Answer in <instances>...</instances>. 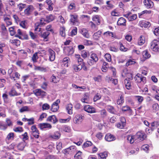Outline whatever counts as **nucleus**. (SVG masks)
Returning <instances> with one entry per match:
<instances>
[{
  "instance_id": "nucleus-1",
  "label": "nucleus",
  "mask_w": 159,
  "mask_h": 159,
  "mask_svg": "<svg viewBox=\"0 0 159 159\" xmlns=\"http://www.w3.org/2000/svg\"><path fill=\"white\" fill-rule=\"evenodd\" d=\"M98 60V57L95 53L92 54L90 58L87 59V62L88 65L92 66L95 64Z\"/></svg>"
},
{
  "instance_id": "nucleus-2",
  "label": "nucleus",
  "mask_w": 159,
  "mask_h": 159,
  "mask_svg": "<svg viewBox=\"0 0 159 159\" xmlns=\"http://www.w3.org/2000/svg\"><path fill=\"white\" fill-rule=\"evenodd\" d=\"M150 48L155 52H159V41L154 40L150 43Z\"/></svg>"
},
{
  "instance_id": "nucleus-3",
  "label": "nucleus",
  "mask_w": 159,
  "mask_h": 159,
  "mask_svg": "<svg viewBox=\"0 0 159 159\" xmlns=\"http://www.w3.org/2000/svg\"><path fill=\"white\" fill-rule=\"evenodd\" d=\"M64 53L68 56L72 55L74 52V50L73 46H66L64 48Z\"/></svg>"
},
{
  "instance_id": "nucleus-4",
  "label": "nucleus",
  "mask_w": 159,
  "mask_h": 159,
  "mask_svg": "<svg viewBox=\"0 0 159 159\" xmlns=\"http://www.w3.org/2000/svg\"><path fill=\"white\" fill-rule=\"evenodd\" d=\"M134 79L137 82L141 83L142 82L143 84L146 82V78L144 76H142L141 75L138 73L134 77Z\"/></svg>"
},
{
  "instance_id": "nucleus-5",
  "label": "nucleus",
  "mask_w": 159,
  "mask_h": 159,
  "mask_svg": "<svg viewBox=\"0 0 159 159\" xmlns=\"http://www.w3.org/2000/svg\"><path fill=\"white\" fill-rule=\"evenodd\" d=\"M134 135L135 139L137 141L143 140L144 139L145 137L144 133L142 131L138 132Z\"/></svg>"
},
{
  "instance_id": "nucleus-6",
  "label": "nucleus",
  "mask_w": 159,
  "mask_h": 159,
  "mask_svg": "<svg viewBox=\"0 0 159 159\" xmlns=\"http://www.w3.org/2000/svg\"><path fill=\"white\" fill-rule=\"evenodd\" d=\"M54 19V18L53 16L52 15H50L47 16L45 19L43 18H41L40 20V23L42 25H44L45 23L44 22V21L49 22L52 21Z\"/></svg>"
},
{
  "instance_id": "nucleus-7",
  "label": "nucleus",
  "mask_w": 159,
  "mask_h": 159,
  "mask_svg": "<svg viewBox=\"0 0 159 159\" xmlns=\"http://www.w3.org/2000/svg\"><path fill=\"white\" fill-rule=\"evenodd\" d=\"M70 21L73 25H78L79 24L78 21V16L75 14L71 15Z\"/></svg>"
},
{
  "instance_id": "nucleus-8",
  "label": "nucleus",
  "mask_w": 159,
  "mask_h": 159,
  "mask_svg": "<svg viewBox=\"0 0 159 159\" xmlns=\"http://www.w3.org/2000/svg\"><path fill=\"white\" fill-rule=\"evenodd\" d=\"M85 111L90 113H93L96 112V109L93 107L89 105L85 106L84 107Z\"/></svg>"
},
{
  "instance_id": "nucleus-9",
  "label": "nucleus",
  "mask_w": 159,
  "mask_h": 159,
  "mask_svg": "<svg viewBox=\"0 0 159 159\" xmlns=\"http://www.w3.org/2000/svg\"><path fill=\"white\" fill-rule=\"evenodd\" d=\"M84 116L80 115L78 114L76 115L74 119V122L76 124H80L81 123L83 119Z\"/></svg>"
},
{
  "instance_id": "nucleus-10",
  "label": "nucleus",
  "mask_w": 159,
  "mask_h": 159,
  "mask_svg": "<svg viewBox=\"0 0 159 159\" xmlns=\"http://www.w3.org/2000/svg\"><path fill=\"white\" fill-rule=\"evenodd\" d=\"M34 10V8L32 5H30L28 6L27 8L24 10L25 14L29 16L31 14V13Z\"/></svg>"
},
{
  "instance_id": "nucleus-11",
  "label": "nucleus",
  "mask_w": 159,
  "mask_h": 159,
  "mask_svg": "<svg viewBox=\"0 0 159 159\" xmlns=\"http://www.w3.org/2000/svg\"><path fill=\"white\" fill-rule=\"evenodd\" d=\"M75 150V146H71L70 147L65 149L64 151V152L65 154H69L74 152Z\"/></svg>"
},
{
  "instance_id": "nucleus-12",
  "label": "nucleus",
  "mask_w": 159,
  "mask_h": 159,
  "mask_svg": "<svg viewBox=\"0 0 159 159\" xmlns=\"http://www.w3.org/2000/svg\"><path fill=\"white\" fill-rule=\"evenodd\" d=\"M34 93L37 96H44L46 95L45 92L39 89H37L34 90Z\"/></svg>"
},
{
  "instance_id": "nucleus-13",
  "label": "nucleus",
  "mask_w": 159,
  "mask_h": 159,
  "mask_svg": "<svg viewBox=\"0 0 159 159\" xmlns=\"http://www.w3.org/2000/svg\"><path fill=\"white\" fill-rule=\"evenodd\" d=\"M38 126L41 130H43V129L46 128L48 129H50L52 127L50 124L47 123H41L39 124Z\"/></svg>"
},
{
  "instance_id": "nucleus-14",
  "label": "nucleus",
  "mask_w": 159,
  "mask_h": 159,
  "mask_svg": "<svg viewBox=\"0 0 159 159\" xmlns=\"http://www.w3.org/2000/svg\"><path fill=\"white\" fill-rule=\"evenodd\" d=\"M132 77L128 78L125 80V84L126 88L128 89H131L130 80H132Z\"/></svg>"
},
{
  "instance_id": "nucleus-15",
  "label": "nucleus",
  "mask_w": 159,
  "mask_h": 159,
  "mask_svg": "<svg viewBox=\"0 0 159 159\" xmlns=\"http://www.w3.org/2000/svg\"><path fill=\"white\" fill-rule=\"evenodd\" d=\"M49 60L50 61H53L55 58V52L52 50L49 49L48 50Z\"/></svg>"
},
{
  "instance_id": "nucleus-16",
  "label": "nucleus",
  "mask_w": 159,
  "mask_h": 159,
  "mask_svg": "<svg viewBox=\"0 0 159 159\" xmlns=\"http://www.w3.org/2000/svg\"><path fill=\"white\" fill-rule=\"evenodd\" d=\"M143 3L147 8H151L153 6V3L151 0H144Z\"/></svg>"
},
{
  "instance_id": "nucleus-17",
  "label": "nucleus",
  "mask_w": 159,
  "mask_h": 159,
  "mask_svg": "<svg viewBox=\"0 0 159 159\" xmlns=\"http://www.w3.org/2000/svg\"><path fill=\"white\" fill-rule=\"evenodd\" d=\"M126 20L124 18L121 17L119 19L117 22V25H118L125 26Z\"/></svg>"
},
{
  "instance_id": "nucleus-18",
  "label": "nucleus",
  "mask_w": 159,
  "mask_h": 159,
  "mask_svg": "<svg viewBox=\"0 0 159 159\" xmlns=\"http://www.w3.org/2000/svg\"><path fill=\"white\" fill-rule=\"evenodd\" d=\"M61 134L58 132H56L53 134H51L49 135L50 138L55 139H58L60 137Z\"/></svg>"
},
{
  "instance_id": "nucleus-19",
  "label": "nucleus",
  "mask_w": 159,
  "mask_h": 159,
  "mask_svg": "<svg viewBox=\"0 0 159 159\" xmlns=\"http://www.w3.org/2000/svg\"><path fill=\"white\" fill-rule=\"evenodd\" d=\"M116 138L114 136L110 134H107L105 137V139L108 142H111L115 139Z\"/></svg>"
},
{
  "instance_id": "nucleus-20",
  "label": "nucleus",
  "mask_w": 159,
  "mask_h": 159,
  "mask_svg": "<svg viewBox=\"0 0 159 159\" xmlns=\"http://www.w3.org/2000/svg\"><path fill=\"white\" fill-rule=\"evenodd\" d=\"M70 60L69 58L66 57L64 58L62 60H61L60 61L62 63V65H63L65 67H67L68 66V62Z\"/></svg>"
},
{
  "instance_id": "nucleus-21",
  "label": "nucleus",
  "mask_w": 159,
  "mask_h": 159,
  "mask_svg": "<svg viewBox=\"0 0 159 159\" xmlns=\"http://www.w3.org/2000/svg\"><path fill=\"white\" fill-rule=\"evenodd\" d=\"M47 120L55 124L58 121L56 116L55 115L49 116L47 119Z\"/></svg>"
},
{
  "instance_id": "nucleus-22",
  "label": "nucleus",
  "mask_w": 159,
  "mask_h": 159,
  "mask_svg": "<svg viewBox=\"0 0 159 159\" xmlns=\"http://www.w3.org/2000/svg\"><path fill=\"white\" fill-rule=\"evenodd\" d=\"M139 24L140 26L142 27H147L151 25L150 23L145 20L140 21Z\"/></svg>"
},
{
  "instance_id": "nucleus-23",
  "label": "nucleus",
  "mask_w": 159,
  "mask_h": 159,
  "mask_svg": "<svg viewBox=\"0 0 159 159\" xmlns=\"http://www.w3.org/2000/svg\"><path fill=\"white\" fill-rule=\"evenodd\" d=\"M127 139L130 143H133L135 140H136L135 135H131L127 136Z\"/></svg>"
},
{
  "instance_id": "nucleus-24",
  "label": "nucleus",
  "mask_w": 159,
  "mask_h": 159,
  "mask_svg": "<svg viewBox=\"0 0 159 159\" xmlns=\"http://www.w3.org/2000/svg\"><path fill=\"white\" fill-rule=\"evenodd\" d=\"M140 71L143 75H146L147 74L148 69L146 67L143 66L140 68Z\"/></svg>"
},
{
  "instance_id": "nucleus-25",
  "label": "nucleus",
  "mask_w": 159,
  "mask_h": 159,
  "mask_svg": "<svg viewBox=\"0 0 159 159\" xmlns=\"http://www.w3.org/2000/svg\"><path fill=\"white\" fill-rule=\"evenodd\" d=\"M72 108L73 106L71 104H68L66 107L67 113L70 115H71L73 113Z\"/></svg>"
},
{
  "instance_id": "nucleus-26",
  "label": "nucleus",
  "mask_w": 159,
  "mask_h": 159,
  "mask_svg": "<svg viewBox=\"0 0 159 159\" xmlns=\"http://www.w3.org/2000/svg\"><path fill=\"white\" fill-rule=\"evenodd\" d=\"M81 33L85 37L88 38L89 37V35L88 33V31L85 28H83L81 30Z\"/></svg>"
},
{
  "instance_id": "nucleus-27",
  "label": "nucleus",
  "mask_w": 159,
  "mask_h": 159,
  "mask_svg": "<svg viewBox=\"0 0 159 159\" xmlns=\"http://www.w3.org/2000/svg\"><path fill=\"white\" fill-rule=\"evenodd\" d=\"M100 16L96 15L94 16L93 18V20L98 25H99L100 23Z\"/></svg>"
},
{
  "instance_id": "nucleus-28",
  "label": "nucleus",
  "mask_w": 159,
  "mask_h": 159,
  "mask_svg": "<svg viewBox=\"0 0 159 159\" xmlns=\"http://www.w3.org/2000/svg\"><path fill=\"white\" fill-rule=\"evenodd\" d=\"M102 32L100 31H98L95 33L93 35V39L96 40H98L100 38Z\"/></svg>"
},
{
  "instance_id": "nucleus-29",
  "label": "nucleus",
  "mask_w": 159,
  "mask_h": 159,
  "mask_svg": "<svg viewBox=\"0 0 159 159\" xmlns=\"http://www.w3.org/2000/svg\"><path fill=\"white\" fill-rule=\"evenodd\" d=\"M81 102L83 103H88L89 102V97L84 94L81 99Z\"/></svg>"
},
{
  "instance_id": "nucleus-30",
  "label": "nucleus",
  "mask_w": 159,
  "mask_h": 159,
  "mask_svg": "<svg viewBox=\"0 0 159 159\" xmlns=\"http://www.w3.org/2000/svg\"><path fill=\"white\" fill-rule=\"evenodd\" d=\"M20 75L16 71H14L13 74L10 77L11 79H13L15 80V78H16L17 79H19L20 77Z\"/></svg>"
},
{
  "instance_id": "nucleus-31",
  "label": "nucleus",
  "mask_w": 159,
  "mask_h": 159,
  "mask_svg": "<svg viewBox=\"0 0 159 159\" xmlns=\"http://www.w3.org/2000/svg\"><path fill=\"white\" fill-rule=\"evenodd\" d=\"M145 41L144 37L141 36L138 40V44L139 45H142L145 43Z\"/></svg>"
},
{
  "instance_id": "nucleus-32",
  "label": "nucleus",
  "mask_w": 159,
  "mask_h": 159,
  "mask_svg": "<svg viewBox=\"0 0 159 159\" xmlns=\"http://www.w3.org/2000/svg\"><path fill=\"white\" fill-rule=\"evenodd\" d=\"M35 70L43 72H46L48 71V68H45L43 67L36 66L35 67Z\"/></svg>"
},
{
  "instance_id": "nucleus-33",
  "label": "nucleus",
  "mask_w": 159,
  "mask_h": 159,
  "mask_svg": "<svg viewBox=\"0 0 159 159\" xmlns=\"http://www.w3.org/2000/svg\"><path fill=\"white\" fill-rule=\"evenodd\" d=\"M9 42L12 44H14L16 46L19 45L20 44V41L18 39H11Z\"/></svg>"
},
{
  "instance_id": "nucleus-34",
  "label": "nucleus",
  "mask_w": 159,
  "mask_h": 159,
  "mask_svg": "<svg viewBox=\"0 0 159 159\" xmlns=\"http://www.w3.org/2000/svg\"><path fill=\"white\" fill-rule=\"evenodd\" d=\"M98 159H106L107 156L106 152L101 153L98 154Z\"/></svg>"
},
{
  "instance_id": "nucleus-35",
  "label": "nucleus",
  "mask_w": 159,
  "mask_h": 159,
  "mask_svg": "<svg viewBox=\"0 0 159 159\" xmlns=\"http://www.w3.org/2000/svg\"><path fill=\"white\" fill-rule=\"evenodd\" d=\"M75 4L74 2L71 3L68 7V9L69 11L75 10L76 9Z\"/></svg>"
},
{
  "instance_id": "nucleus-36",
  "label": "nucleus",
  "mask_w": 159,
  "mask_h": 159,
  "mask_svg": "<svg viewBox=\"0 0 159 159\" xmlns=\"http://www.w3.org/2000/svg\"><path fill=\"white\" fill-rule=\"evenodd\" d=\"M121 110L123 111H129L130 113L132 112V110L130 107L127 105L123 106L121 108Z\"/></svg>"
},
{
  "instance_id": "nucleus-37",
  "label": "nucleus",
  "mask_w": 159,
  "mask_h": 159,
  "mask_svg": "<svg viewBox=\"0 0 159 159\" xmlns=\"http://www.w3.org/2000/svg\"><path fill=\"white\" fill-rule=\"evenodd\" d=\"M25 145V143L24 141L19 143L17 145V148L19 149L22 150H23Z\"/></svg>"
},
{
  "instance_id": "nucleus-38",
  "label": "nucleus",
  "mask_w": 159,
  "mask_h": 159,
  "mask_svg": "<svg viewBox=\"0 0 159 159\" xmlns=\"http://www.w3.org/2000/svg\"><path fill=\"white\" fill-rule=\"evenodd\" d=\"M72 67L74 70L76 72L80 70L82 68V66L80 65H73Z\"/></svg>"
},
{
  "instance_id": "nucleus-39",
  "label": "nucleus",
  "mask_w": 159,
  "mask_h": 159,
  "mask_svg": "<svg viewBox=\"0 0 159 159\" xmlns=\"http://www.w3.org/2000/svg\"><path fill=\"white\" fill-rule=\"evenodd\" d=\"M59 108L58 105L53 103L52 105L51 110L53 112H56L57 111Z\"/></svg>"
},
{
  "instance_id": "nucleus-40",
  "label": "nucleus",
  "mask_w": 159,
  "mask_h": 159,
  "mask_svg": "<svg viewBox=\"0 0 159 159\" xmlns=\"http://www.w3.org/2000/svg\"><path fill=\"white\" fill-rule=\"evenodd\" d=\"M124 102V100L123 98V97L121 95L119 98L118 99L117 103L119 105H121L123 104Z\"/></svg>"
},
{
  "instance_id": "nucleus-41",
  "label": "nucleus",
  "mask_w": 159,
  "mask_h": 159,
  "mask_svg": "<svg viewBox=\"0 0 159 159\" xmlns=\"http://www.w3.org/2000/svg\"><path fill=\"white\" fill-rule=\"evenodd\" d=\"M5 22L7 26H8L12 24V22L10 19L7 17H5L4 19Z\"/></svg>"
},
{
  "instance_id": "nucleus-42",
  "label": "nucleus",
  "mask_w": 159,
  "mask_h": 159,
  "mask_svg": "<svg viewBox=\"0 0 159 159\" xmlns=\"http://www.w3.org/2000/svg\"><path fill=\"white\" fill-rule=\"evenodd\" d=\"M38 53L35 52L33 55L32 57V60L34 62H36L37 61V60L38 59Z\"/></svg>"
},
{
  "instance_id": "nucleus-43",
  "label": "nucleus",
  "mask_w": 159,
  "mask_h": 159,
  "mask_svg": "<svg viewBox=\"0 0 159 159\" xmlns=\"http://www.w3.org/2000/svg\"><path fill=\"white\" fill-rule=\"evenodd\" d=\"M6 116L4 110L2 107H0V117H5Z\"/></svg>"
},
{
  "instance_id": "nucleus-44",
  "label": "nucleus",
  "mask_w": 159,
  "mask_h": 159,
  "mask_svg": "<svg viewBox=\"0 0 159 159\" xmlns=\"http://www.w3.org/2000/svg\"><path fill=\"white\" fill-rule=\"evenodd\" d=\"M60 33L62 36L63 37H65L66 35L65 29L64 27H61Z\"/></svg>"
},
{
  "instance_id": "nucleus-45",
  "label": "nucleus",
  "mask_w": 159,
  "mask_h": 159,
  "mask_svg": "<svg viewBox=\"0 0 159 159\" xmlns=\"http://www.w3.org/2000/svg\"><path fill=\"white\" fill-rule=\"evenodd\" d=\"M142 54L143 57L146 59L150 57V54L148 53V51L146 50L143 51Z\"/></svg>"
},
{
  "instance_id": "nucleus-46",
  "label": "nucleus",
  "mask_w": 159,
  "mask_h": 159,
  "mask_svg": "<svg viewBox=\"0 0 159 159\" xmlns=\"http://www.w3.org/2000/svg\"><path fill=\"white\" fill-rule=\"evenodd\" d=\"M101 95L98 93H97V94L95 95L94 97L93 100L94 102H96L98 100L100 99L101 98Z\"/></svg>"
},
{
  "instance_id": "nucleus-47",
  "label": "nucleus",
  "mask_w": 159,
  "mask_h": 159,
  "mask_svg": "<svg viewBox=\"0 0 159 159\" xmlns=\"http://www.w3.org/2000/svg\"><path fill=\"white\" fill-rule=\"evenodd\" d=\"M50 34L49 32L47 31L41 33V36L44 39H46L47 38L48 36Z\"/></svg>"
},
{
  "instance_id": "nucleus-48",
  "label": "nucleus",
  "mask_w": 159,
  "mask_h": 159,
  "mask_svg": "<svg viewBox=\"0 0 159 159\" xmlns=\"http://www.w3.org/2000/svg\"><path fill=\"white\" fill-rule=\"evenodd\" d=\"M152 108L154 111L156 112L159 110V106L157 103L154 104L152 105Z\"/></svg>"
},
{
  "instance_id": "nucleus-49",
  "label": "nucleus",
  "mask_w": 159,
  "mask_h": 159,
  "mask_svg": "<svg viewBox=\"0 0 159 159\" xmlns=\"http://www.w3.org/2000/svg\"><path fill=\"white\" fill-rule=\"evenodd\" d=\"M107 109L109 112L111 113L114 114L115 113V110L112 106H108L107 107Z\"/></svg>"
},
{
  "instance_id": "nucleus-50",
  "label": "nucleus",
  "mask_w": 159,
  "mask_h": 159,
  "mask_svg": "<svg viewBox=\"0 0 159 159\" xmlns=\"http://www.w3.org/2000/svg\"><path fill=\"white\" fill-rule=\"evenodd\" d=\"M71 119V117L69 116L68 118L66 119H59V121L61 123H66L69 121Z\"/></svg>"
},
{
  "instance_id": "nucleus-51",
  "label": "nucleus",
  "mask_w": 159,
  "mask_h": 159,
  "mask_svg": "<svg viewBox=\"0 0 159 159\" xmlns=\"http://www.w3.org/2000/svg\"><path fill=\"white\" fill-rule=\"evenodd\" d=\"M101 116L102 117H104L107 115V112L105 109H102L100 111Z\"/></svg>"
},
{
  "instance_id": "nucleus-52",
  "label": "nucleus",
  "mask_w": 159,
  "mask_h": 159,
  "mask_svg": "<svg viewBox=\"0 0 159 159\" xmlns=\"http://www.w3.org/2000/svg\"><path fill=\"white\" fill-rule=\"evenodd\" d=\"M50 107L49 105L47 103L43 104L42 106L43 110H48L50 108Z\"/></svg>"
},
{
  "instance_id": "nucleus-53",
  "label": "nucleus",
  "mask_w": 159,
  "mask_h": 159,
  "mask_svg": "<svg viewBox=\"0 0 159 159\" xmlns=\"http://www.w3.org/2000/svg\"><path fill=\"white\" fill-rule=\"evenodd\" d=\"M92 143L90 141H88L85 142L83 145V148H85L92 145Z\"/></svg>"
},
{
  "instance_id": "nucleus-54",
  "label": "nucleus",
  "mask_w": 159,
  "mask_h": 159,
  "mask_svg": "<svg viewBox=\"0 0 159 159\" xmlns=\"http://www.w3.org/2000/svg\"><path fill=\"white\" fill-rule=\"evenodd\" d=\"M20 25L23 28H27V23L25 20L21 21L20 23Z\"/></svg>"
},
{
  "instance_id": "nucleus-55",
  "label": "nucleus",
  "mask_w": 159,
  "mask_h": 159,
  "mask_svg": "<svg viewBox=\"0 0 159 159\" xmlns=\"http://www.w3.org/2000/svg\"><path fill=\"white\" fill-rule=\"evenodd\" d=\"M137 18V16L135 14L130 16L128 19L130 21H132L135 20Z\"/></svg>"
},
{
  "instance_id": "nucleus-56",
  "label": "nucleus",
  "mask_w": 159,
  "mask_h": 159,
  "mask_svg": "<svg viewBox=\"0 0 159 159\" xmlns=\"http://www.w3.org/2000/svg\"><path fill=\"white\" fill-rule=\"evenodd\" d=\"M119 44L120 46V50L122 51L125 52L127 51V48H125L121 43L120 42Z\"/></svg>"
},
{
  "instance_id": "nucleus-57",
  "label": "nucleus",
  "mask_w": 159,
  "mask_h": 159,
  "mask_svg": "<svg viewBox=\"0 0 159 159\" xmlns=\"http://www.w3.org/2000/svg\"><path fill=\"white\" fill-rule=\"evenodd\" d=\"M105 58L108 61L110 62L111 61V56L110 54L109 53H106L105 54Z\"/></svg>"
},
{
  "instance_id": "nucleus-58",
  "label": "nucleus",
  "mask_w": 159,
  "mask_h": 159,
  "mask_svg": "<svg viewBox=\"0 0 159 159\" xmlns=\"http://www.w3.org/2000/svg\"><path fill=\"white\" fill-rule=\"evenodd\" d=\"M81 152L80 151H78L75 156V159H82L81 157Z\"/></svg>"
},
{
  "instance_id": "nucleus-59",
  "label": "nucleus",
  "mask_w": 159,
  "mask_h": 159,
  "mask_svg": "<svg viewBox=\"0 0 159 159\" xmlns=\"http://www.w3.org/2000/svg\"><path fill=\"white\" fill-rule=\"evenodd\" d=\"M51 82L54 83H57L59 81L58 78H56V76L52 75L51 77Z\"/></svg>"
},
{
  "instance_id": "nucleus-60",
  "label": "nucleus",
  "mask_w": 159,
  "mask_h": 159,
  "mask_svg": "<svg viewBox=\"0 0 159 159\" xmlns=\"http://www.w3.org/2000/svg\"><path fill=\"white\" fill-rule=\"evenodd\" d=\"M14 136V133H10L8 134L6 138L8 140L13 139Z\"/></svg>"
},
{
  "instance_id": "nucleus-61",
  "label": "nucleus",
  "mask_w": 159,
  "mask_h": 159,
  "mask_svg": "<svg viewBox=\"0 0 159 159\" xmlns=\"http://www.w3.org/2000/svg\"><path fill=\"white\" fill-rule=\"evenodd\" d=\"M104 35L108 36H110L112 38H114V34L112 32L110 31H107L104 33Z\"/></svg>"
},
{
  "instance_id": "nucleus-62",
  "label": "nucleus",
  "mask_w": 159,
  "mask_h": 159,
  "mask_svg": "<svg viewBox=\"0 0 159 159\" xmlns=\"http://www.w3.org/2000/svg\"><path fill=\"white\" fill-rule=\"evenodd\" d=\"M6 80L4 79H0V88H3L5 84Z\"/></svg>"
},
{
  "instance_id": "nucleus-63",
  "label": "nucleus",
  "mask_w": 159,
  "mask_h": 159,
  "mask_svg": "<svg viewBox=\"0 0 159 159\" xmlns=\"http://www.w3.org/2000/svg\"><path fill=\"white\" fill-rule=\"evenodd\" d=\"M135 97L139 102L140 103L142 102L143 100V97L141 96H136Z\"/></svg>"
},
{
  "instance_id": "nucleus-64",
  "label": "nucleus",
  "mask_w": 159,
  "mask_h": 159,
  "mask_svg": "<svg viewBox=\"0 0 159 159\" xmlns=\"http://www.w3.org/2000/svg\"><path fill=\"white\" fill-rule=\"evenodd\" d=\"M75 57L77 59L78 62H81L83 61V60L80 57V56L79 54H75Z\"/></svg>"
}]
</instances>
